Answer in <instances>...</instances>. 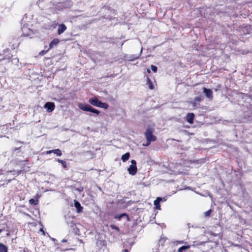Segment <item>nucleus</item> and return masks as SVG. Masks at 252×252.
Segmentation results:
<instances>
[{
    "instance_id": "nucleus-27",
    "label": "nucleus",
    "mask_w": 252,
    "mask_h": 252,
    "mask_svg": "<svg viewBox=\"0 0 252 252\" xmlns=\"http://www.w3.org/2000/svg\"><path fill=\"white\" fill-rule=\"evenodd\" d=\"M155 207L158 210H160V205H156V206H155Z\"/></svg>"
},
{
    "instance_id": "nucleus-4",
    "label": "nucleus",
    "mask_w": 252,
    "mask_h": 252,
    "mask_svg": "<svg viewBox=\"0 0 252 252\" xmlns=\"http://www.w3.org/2000/svg\"><path fill=\"white\" fill-rule=\"evenodd\" d=\"M131 165L129 166L128 168L127 169V171L128 173L131 175H134L137 171V168L136 166V162L135 160L132 159L131 160Z\"/></svg>"
},
{
    "instance_id": "nucleus-22",
    "label": "nucleus",
    "mask_w": 252,
    "mask_h": 252,
    "mask_svg": "<svg viewBox=\"0 0 252 252\" xmlns=\"http://www.w3.org/2000/svg\"><path fill=\"white\" fill-rule=\"evenodd\" d=\"M202 100V98L201 97H197L194 99L195 101H200Z\"/></svg>"
},
{
    "instance_id": "nucleus-14",
    "label": "nucleus",
    "mask_w": 252,
    "mask_h": 252,
    "mask_svg": "<svg viewBox=\"0 0 252 252\" xmlns=\"http://www.w3.org/2000/svg\"><path fill=\"white\" fill-rule=\"evenodd\" d=\"M0 252H7V247L1 243H0Z\"/></svg>"
},
{
    "instance_id": "nucleus-23",
    "label": "nucleus",
    "mask_w": 252,
    "mask_h": 252,
    "mask_svg": "<svg viewBox=\"0 0 252 252\" xmlns=\"http://www.w3.org/2000/svg\"><path fill=\"white\" fill-rule=\"evenodd\" d=\"M152 141L150 140H147V143H146V144L145 145H144V146H149V145L150 144V143H151V142Z\"/></svg>"
},
{
    "instance_id": "nucleus-7",
    "label": "nucleus",
    "mask_w": 252,
    "mask_h": 252,
    "mask_svg": "<svg viewBox=\"0 0 252 252\" xmlns=\"http://www.w3.org/2000/svg\"><path fill=\"white\" fill-rule=\"evenodd\" d=\"M194 117V114L192 113H189L187 114L186 120L188 123L191 124H193V120Z\"/></svg>"
},
{
    "instance_id": "nucleus-5",
    "label": "nucleus",
    "mask_w": 252,
    "mask_h": 252,
    "mask_svg": "<svg viewBox=\"0 0 252 252\" xmlns=\"http://www.w3.org/2000/svg\"><path fill=\"white\" fill-rule=\"evenodd\" d=\"M203 93L205 94V96L210 100L213 99V92L210 89H207L205 87L203 88Z\"/></svg>"
},
{
    "instance_id": "nucleus-20",
    "label": "nucleus",
    "mask_w": 252,
    "mask_h": 252,
    "mask_svg": "<svg viewBox=\"0 0 252 252\" xmlns=\"http://www.w3.org/2000/svg\"><path fill=\"white\" fill-rule=\"evenodd\" d=\"M151 69L154 72H156L157 71V66L154 65H152L151 66Z\"/></svg>"
},
{
    "instance_id": "nucleus-6",
    "label": "nucleus",
    "mask_w": 252,
    "mask_h": 252,
    "mask_svg": "<svg viewBox=\"0 0 252 252\" xmlns=\"http://www.w3.org/2000/svg\"><path fill=\"white\" fill-rule=\"evenodd\" d=\"M44 107L47 108L48 112H51L55 109V104L53 102H47L45 103Z\"/></svg>"
},
{
    "instance_id": "nucleus-9",
    "label": "nucleus",
    "mask_w": 252,
    "mask_h": 252,
    "mask_svg": "<svg viewBox=\"0 0 252 252\" xmlns=\"http://www.w3.org/2000/svg\"><path fill=\"white\" fill-rule=\"evenodd\" d=\"M74 206H75V208L77 209V212L79 213V212H81L82 210L83 209V207H81L80 203L76 200H74Z\"/></svg>"
},
{
    "instance_id": "nucleus-8",
    "label": "nucleus",
    "mask_w": 252,
    "mask_h": 252,
    "mask_svg": "<svg viewBox=\"0 0 252 252\" xmlns=\"http://www.w3.org/2000/svg\"><path fill=\"white\" fill-rule=\"evenodd\" d=\"M66 30V27L64 24H60L58 26V33L61 34Z\"/></svg>"
},
{
    "instance_id": "nucleus-13",
    "label": "nucleus",
    "mask_w": 252,
    "mask_h": 252,
    "mask_svg": "<svg viewBox=\"0 0 252 252\" xmlns=\"http://www.w3.org/2000/svg\"><path fill=\"white\" fill-rule=\"evenodd\" d=\"M161 201H165V199L164 198H162L161 197H158L157 198L156 200H155L154 201V204L155 206H156V205H159V202Z\"/></svg>"
},
{
    "instance_id": "nucleus-15",
    "label": "nucleus",
    "mask_w": 252,
    "mask_h": 252,
    "mask_svg": "<svg viewBox=\"0 0 252 252\" xmlns=\"http://www.w3.org/2000/svg\"><path fill=\"white\" fill-rule=\"evenodd\" d=\"M189 248H190V246H189V245L182 246V247H180V248H179V249L178 250V252H183V251L187 250V249H189Z\"/></svg>"
},
{
    "instance_id": "nucleus-1",
    "label": "nucleus",
    "mask_w": 252,
    "mask_h": 252,
    "mask_svg": "<svg viewBox=\"0 0 252 252\" xmlns=\"http://www.w3.org/2000/svg\"><path fill=\"white\" fill-rule=\"evenodd\" d=\"M89 102L93 106L102 108L105 109H107L108 107V104L107 103L101 102L96 97L90 98Z\"/></svg>"
},
{
    "instance_id": "nucleus-10",
    "label": "nucleus",
    "mask_w": 252,
    "mask_h": 252,
    "mask_svg": "<svg viewBox=\"0 0 252 252\" xmlns=\"http://www.w3.org/2000/svg\"><path fill=\"white\" fill-rule=\"evenodd\" d=\"M22 30L23 32V34L24 36H29L30 35V32H31V30L28 29V28L26 27H23L22 28Z\"/></svg>"
},
{
    "instance_id": "nucleus-34",
    "label": "nucleus",
    "mask_w": 252,
    "mask_h": 252,
    "mask_svg": "<svg viewBox=\"0 0 252 252\" xmlns=\"http://www.w3.org/2000/svg\"><path fill=\"white\" fill-rule=\"evenodd\" d=\"M181 243H183V241H181Z\"/></svg>"
},
{
    "instance_id": "nucleus-31",
    "label": "nucleus",
    "mask_w": 252,
    "mask_h": 252,
    "mask_svg": "<svg viewBox=\"0 0 252 252\" xmlns=\"http://www.w3.org/2000/svg\"><path fill=\"white\" fill-rule=\"evenodd\" d=\"M40 230H41V231H42V232H43V234H44V231H43L42 229H40Z\"/></svg>"
},
{
    "instance_id": "nucleus-30",
    "label": "nucleus",
    "mask_w": 252,
    "mask_h": 252,
    "mask_svg": "<svg viewBox=\"0 0 252 252\" xmlns=\"http://www.w3.org/2000/svg\"><path fill=\"white\" fill-rule=\"evenodd\" d=\"M66 241V240H65V239H63V240H62V242H65Z\"/></svg>"
},
{
    "instance_id": "nucleus-18",
    "label": "nucleus",
    "mask_w": 252,
    "mask_h": 252,
    "mask_svg": "<svg viewBox=\"0 0 252 252\" xmlns=\"http://www.w3.org/2000/svg\"><path fill=\"white\" fill-rule=\"evenodd\" d=\"M29 203L31 205H35V204H37V203H38V200H35L33 198H32L31 199L29 200Z\"/></svg>"
},
{
    "instance_id": "nucleus-2",
    "label": "nucleus",
    "mask_w": 252,
    "mask_h": 252,
    "mask_svg": "<svg viewBox=\"0 0 252 252\" xmlns=\"http://www.w3.org/2000/svg\"><path fill=\"white\" fill-rule=\"evenodd\" d=\"M78 107L83 111L91 112L97 115L100 113L99 111L93 108L89 104L80 103L78 104Z\"/></svg>"
},
{
    "instance_id": "nucleus-28",
    "label": "nucleus",
    "mask_w": 252,
    "mask_h": 252,
    "mask_svg": "<svg viewBox=\"0 0 252 252\" xmlns=\"http://www.w3.org/2000/svg\"><path fill=\"white\" fill-rule=\"evenodd\" d=\"M53 153L52 150L47 151L46 152V154H50V153Z\"/></svg>"
},
{
    "instance_id": "nucleus-26",
    "label": "nucleus",
    "mask_w": 252,
    "mask_h": 252,
    "mask_svg": "<svg viewBox=\"0 0 252 252\" xmlns=\"http://www.w3.org/2000/svg\"><path fill=\"white\" fill-rule=\"evenodd\" d=\"M47 51H41L40 53H39V54L40 55H43L44 54H45Z\"/></svg>"
},
{
    "instance_id": "nucleus-21",
    "label": "nucleus",
    "mask_w": 252,
    "mask_h": 252,
    "mask_svg": "<svg viewBox=\"0 0 252 252\" xmlns=\"http://www.w3.org/2000/svg\"><path fill=\"white\" fill-rule=\"evenodd\" d=\"M211 213V211L210 210H208L204 213V216L205 217H208L210 216Z\"/></svg>"
},
{
    "instance_id": "nucleus-12",
    "label": "nucleus",
    "mask_w": 252,
    "mask_h": 252,
    "mask_svg": "<svg viewBox=\"0 0 252 252\" xmlns=\"http://www.w3.org/2000/svg\"><path fill=\"white\" fill-rule=\"evenodd\" d=\"M129 156H130L129 153H126L122 156L121 159L122 160V161L123 162H125L128 159V158H129Z\"/></svg>"
},
{
    "instance_id": "nucleus-19",
    "label": "nucleus",
    "mask_w": 252,
    "mask_h": 252,
    "mask_svg": "<svg viewBox=\"0 0 252 252\" xmlns=\"http://www.w3.org/2000/svg\"><path fill=\"white\" fill-rule=\"evenodd\" d=\"M58 161L60 163H61L64 168H65L66 166V162L64 160H61V159H58Z\"/></svg>"
},
{
    "instance_id": "nucleus-32",
    "label": "nucleus",
    "mask_w": 252,
    "mask_h": 252,
    "mask_svg": "<svg viewBox=\"0 0 252 252\" xmlns=\"http://www.w3.org/2000/svg\"><path fill=\"white\" fill-rule=\"evenodd\" d=\"M2 231H3V230H2V229H0V233Z\"/></svg>"
},
{
    "instance_id": "nucleus-25",
    "label": "nucleus",
    "mask_w": 252,
    "mask_h": 252,
    "mask_svg": "<svg viewBox=\"0 0 252 252\" xmlns=\"http://www.w3.org/2000/svg\"><path fill=\"white\" fill-rule=\"evenodd\" d=\"M142 50H143V49H142V48H141V49L140 50V54L138 56L135 57L134 58L135 59H138L139 58V57L141 55V54L142 52Z\"/></svg>"
},
{
    "instance_id": "nucleus-29",
    "label": "nucleus",
    "mask_w": 252,
    "mask_h": 252,
    "mask_svg": "<svg viewBox=\"0 0 252 252\" xmlns=\"http://www.w3.org/2000/svg\"><path fill=\"white\" fill-rule=\"evenodd\" d=\"M147 71L148 73H150V70L149 68L147 69Z\"/></svg>"
},
{
    "instance_id": "nucleus-3",
    "label": "nucleus",
    "mask_w": 252,
    "mask_h": 252,
    "mask_svg": "<svg viewBox=\"0 0 252 252\" xmlns=\"http://www.w3.org/2000/svg\"><path fill=\"white\" fill-rule=\"evenodd\" d=\"M154 129L152 128H148L145 132L146 140L154 141L156 140V137L153 135Z\"/></svg>"
},
{
    "instance_id": "nucleus-17",
    "label": "nucleus",
    "mask_w": 252,
    "mask_h": 252,
    "mask_svg": "<svg viewBox=\"0 0 252 252\" xmlns=\"http://www.w3.org/2000/svg\"><path fill=\"white\" fill-rule=\"evenodd\" d=\"M53 153L56 154L58 156H61L62 155V152L59 149H55L52 150Z\"/></svg>"
},
{
    "instance_id": "nucleus-11",
    "label": "nucleus",
    "mask_w": 252,
    "mask_h": 252,
    "mask_svg": "<svg viewBox=\"0 0 252 252\" xmlns=\"http://www.w3.org/2000/svg\"><path fill=\"white\" fill-rule=\"evenodd\" d=\"M59 42V40L58 38L54 39L50 43V48H52L53 47L56 46Z\"/></svg>"
},
{
    "instance_id": "nucleus-24",
    "label": "nucleus",
    "mask_w": 252,
    "mask_h": 252,
    "mask_svg": "<svg viewBox=\"0 0 252 252\" xmlns=\"http://www.w3.org/2000/svg\"><path fill=\"white\" fill-rule=\"evenodd\" d=\"M111 227L113 229H115V230H119L118 227L117 226L114 225H111Z\"/></svg>"
},
{
    "instance_id": "nucleus-16",
    "label": "nucleus",
    "mask_w": 252,
    "mask_h": 252,
    "mask_svg": "<svg viewBox=\"0 0 252 252\" xmlns=\"http://www.w3.org/2000/svg\"><path fill=\"white\" fill-rule=\"evenodd\" d=\"M147 83L148 85L149 88L150 89H151V90L153 89V88H154L153 85L152 84L151 81L150 80V78H147Z\"/></svg>"
},
{
    "instance_id": "nucleus-33",
    "label": "nucleus",
    "mask_w": 252,
    "mask_h": 252,
    "mask_svg": "<svg viewBox=\"0 0 252 252\" xmlns=\"http://www.w3.org/2000/svg\"><path fill=\"white\" fill-rule=\"evenodd\" d=\"M125 252H128V251L127 250H125Z\"/></svg>"
}]
</instances>
